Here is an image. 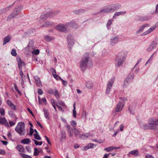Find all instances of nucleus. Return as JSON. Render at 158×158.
<instances>
[{
    "instance_id": "obj_49",
    "label": "nucleus",
    "mask_w": 158,
    "mask_h": 158,
    "mask_svg": "<svg viewBox=\"0 0 158 158\" xmlns=\"http://www.w3.org/2000/svg\"><path fill=\"white\" fill-rule=\"evenodd\" d=\"M110 5V8L111 9V10L112 12H114L115 11V9L114 8V4H110V5Z\"/></svg>"
},
{
    "instance_id": "obj_30",
    "label": "nucleus",
    "mask_w": 158,
    "mask_h": 158,
    "mask_svg": "<svg viewBox=\"0 0 158 158\" xmlns=\"http://www.w3.org/2000/svg\"><path fill=\"white\" fill-rule=\"evenodd\" d=\"M17 148L19 152H24V149L22 145H18L17 146Z\"/></svg>"
},
{
    "instance_id": "obj_13",
    "label": "nucleus",
    "mask_w": 158,
    "mask_h": 158,
    "mask_svg": "<svg viewBox=\"0 0 158 158\" xmlns=\"http://www.w3.org/2000/svg\"><path fill=\"white\" fill-rule=\"evenodd\" d=\"M111 9L109 5L101 9L100 10L99 12H97V13L99 14H100L101 12L106 13L112 12Z\"/></svg>"
},
{
    "instance_id": "obj_24",
    "label": "nucleus",
    "mask_w": 158,
    "mask_h": 158,
    "mask_svg": "<svg viewBox=\"0 0 158 158\" xmlns=\"http://www.w3.org/2000/svg\"><path fill=\"white\" fill-rule=\"evenodd\" d=\"M156 27V26H155L154 27H151L148 31H147L146 32L143 33L142 34V35L143 36V35H146L149 34L151 32H152V31H153L155 28Z\"/></svg>"
},
{
    "instance_id": "obj_20",
    "label": "nucleus",
    "mask_w": 158,
    "mask_h": 158,
    "mask_svg": "<svg viewBox=\"0 0 158 158\" xmlns=\"http://www.w3.org/2000/svg\"><path fill=\"white\" fill-rule=\"evenodd\" d=\"M14 4V3H13L11 6H7L5 8L0 9V15H2L3 14H4L6 11H8L9 10V8L11 6H12V5Z\"/></svg>"
},
{
    "instance_id": "obj_7",
    "label": "nucleus",
    "mask_w": 158,
    "mask_h": 158,
    "mask_svg": "<svg viewBox=\"0 0 158 158\" xmlns=\"http://www.w3.org/2000/svg\"><path fill=\"white\" fill-rule=\"evenodd\" d=\"M55 28L62 32H66L69 31L66 23L65 24H60L55 26Z\"/></svg>"
},
{
    "instance_id": "obj_2",
    "label": "nucleus",
    "mask_w": 158,
    "mask_h": 158,
    "mask_svg": "<svg viewBox=\"0 0 158 158\" xmlns=\"http://www.w3.org/2000/svg\"><path fill=\"white\" fill-rule=\"evenodd\" d=\"M127 56V54L123 52L119 53L115 60V64L116 66L119 67L122 66Z\"/></svg>"
},
{
    "instance_id": "obj_36",
    "label": "nucleus",
    "mask_w": 158,
    "mask_h": 158,
    "mask_svg": "<svg viewBox=\"0 0 158 158\" xmlns=\"http://www.w3.org/2000/svg\"><path fill=\"white\" fill-rule=\"evenodd\" d=\"M114 6V8L115 11L120 8L121 7V5L119 3L113 4Z\"/></svg>"
},
{
    "instance_id": "obj_59",
    "label": "nucleus",
    "mask_w": 158,
    "mask_h": 158,
    "mask_svg": "<svg viewBox=\"0 0 158 158\" xmlns=\"http://www.w3.org/2000/svg\"><path fill=\"white\" fill-rule=\"evenodd\" d=\"M51 102L52 106H53V105H56L55 100L54 99H51Z\"/></svg>"
},
{
    "instance_id": "obj_50",
    "label": "nucleus",
    "mask_w": 158,
    "mask_h": 158,
    "mask_svg": "<svg viewBox=\"0 0 158 158\" xmlns=\"http://www.w3.org/2000/svg\"><path fill=\"white\" fill-rule=\"evenodd\" d=\"M66 127L67 128V130L68 132L73 131L72 128L69 125H67L66 126Z\"/></svg>"
},
{
    "instance_id": "obj_41",
    "label": "nucleus",
    "mask_w": 158,
    "mask_h": 158,
    "mask_svg": "<svg viewBox=\"0 0 158 158\" xmlns=\"http://www.w3.org/2000/svg\"><path fill=\"white\" fill-rule=\"evenodd\" d=\"M88 113L87 112L83 110L82 114V117L83 118H85V119L86 118L87 116L88 115Z\"/></svg>"
},
{
    "instance_id": "obj_58",
    "label": "nucleus",
    "mask_w": 158,
    "mask_h": 158,
    "mask_svg": "<svg viewBox=\"0 0 158 158\" xmlns=\"http://www.w3.org/2000/svg\"><path fill=\"white\" fill-rule=\"evenodd\" d=\"M34 132L33 129L31 127H30V135H33Z\"/></svg>"
},
{
    "instance_id": "obj_22",
    "label": "nucleus",
    "mask_w": 158,
    "mask_h": 158,
    "mask_svg": "<svg viewBox=\"0 0 158 158\" xmlns=\"http://www.w3.org/2000/svg\"><path fill=\"white\" fill-rule=\"evenodd\" d=\"M7 103L9 106H10L12 109L15 110H16L15 105H14L10 100H7Z\"/></svg>"
},
{
    "instance_id": "obj_5",
    "label": "nucleus",
    "mask_w": 158,
    "mask_h": 158,
    "mask_svg": "<svg viewBox=\"0 0 158 158\" xmlns=\"http://www.w3.org/2000/svg\"><path fill=\"white\" fill-rule=\"evenodd\" d=\"M21 5L16 6L13 11V12L10 14L8 17L7 20H9L17 16L22 9Z\"/></svg>"
},
{
    "instance_id": "obj_29",
    "label": "nucleus",
    "mask_w": 158,
    "mask_h": 158,
    "mask_svg": "<svg viewBox=\"0 0 158 158\" xmlns=\"http://www.w3.org/2000/svg\"><path fill=\"white\" fill-rule=\"evenodd\" d=\"M85 86L87 88L90 89L92 88L93 85L91 82L88 81L86 82Z\"/></svg>"
},
{
    "instance_id": "obj_57",
    "label": "nucleus",
    "mask_w": 158,
    "mask_h": 158,
    "mask_svg": "<svg viewBox=\"0 0 158 158\" xmlns=\"http://www.w3.org/2000/svg\"><path fill=\"white\" fill-rule=\"evenodd\" d=\"M62 82V84L65 86H66L67 84V82L66 81H64L62 79L61 80Z\"/></svg>"
},
{
    "instance_id": "obj_10",
    "label": "nucleus",
    "mask_w": 158,
    "mask_h": 158,
    "mask_svg": "<svg viewBox=\"0 0 158 158\" xmlns=\"http://www.w3.org/2000/svg\"><path fill=\"white\" fill-rule=\"evenodd\" d=\"M114 79L115 78L113 77L108 82L107 84V87L106 92V94H108L110 91L112 85L114 83Z\"/></svg>"
},
{
    "instance_id": "obj_48",
    "label": "nucleus",
    "mask_w": 158,
    "mask_h": 158,
    "mask_svg": "<svg viewBox=\"0 0 158 158\" xmlns=\"http://www.w3.org/2000/svg\"><path fill=\"white\" fill-rule=\"evenodd\" d=\"M0 113L1 114L2 116H4L5 115V110L3 108H0Z\"/></svg>"
},
{
    "instance_id": "obj_11",
    "label": "nucleus",
    "mask_w": 158,
    "mask_h": 158,
    "mask_svg": "<svg viewBox=\"0 0 158 158\" xmlns=\"http://www.w3.org/2000/svg\"><path fill=\"white\" fill-rule=\"evenodd\" d=\"M148 48L150 49H158V40L155 39L150 44Z\"/></svg>"
},
{
    "instance_id": "obj_33",
    "label": "nucleus",
    "mask_w": 158,
    "mask_h": 158,
    "mask_svg": "<svg viewBox=\"0 0 158 158\" xmlns=\"http://www.w3.org/2000/svg\"><path fill=\"white\" fill-rule=\"evenodd\" d=\"M44 39L46 41L49 42L53 40L54 38L50 36L46 35Z\"/></svg>"
},
{
    "instance_id": "obj_35",
    "label": "nucleus",
    "mask_w": 158,
    "mask_h": 158,
    "mask_svg": "<svg viewBox=\"0 0 158 158\" xmlns=\"http://www.w3.org/2000/svg\"><path fill=\"white\" fill-rule=\"evenodd\" d=\"M22 143L23 144H28L30 142V141L29 139H25L22 140L21 141Z\"/></svg>"
},
{
    "instance_id": "obj_6",
    "label": "nucleus",
    "mask_w": 158,
    "mask_h": 158,
    "mask_svg": "<svg viewBox=\"0 0 158 158\" xmlns=\"http://www.w3.org/2000/svg\"><path fill=\"white\" fill-rule=\"evenodd\" d=\"M122 100L121 102H119L117 104L114 109V111L116 112H119L121 111L124 106L125 102L127 100L126 98H120Z\"/></svg>"
},
{
    "instance_id": "obj_42",
    "label": "nucleus",
    "mask_w": 158,
    "mask_h": 158,
    "mask_svg": "<svg viewBox=\"0 0 158 158\" xmlns=\"http://www.w3.org/2000/svg\"><path fill=\"white\" fill-rule=\"evenodd\" d=\"M35 138L38 140H41V138L40 137L38 134H34V135Z\"/></svg>"
},
{
    "instance_id": "obj_17",
    "label": "nucleus",
    "mask_w": 158,
    "mask_h": 158,
    "mask_svg": "<svg viewBox=\"0 0 158 158\" xmlns=\"http://www.w3.org/2000/svg\"><path fill=\"white\" fill-rule=\"evenodd\" d=\"M118 36H115V37L111 39L110 40V44L112 46L114 45L118 42Z\"/></svg>"
},
{
    "instance_id": "obj_37",
    "label": "nucleus",
    "mask_w": 158,
    "mask_h": 158,
    "mask_svg": "<svg viewBox=\"0 0 158 158\" xmlns=\"http://www.w3.org/2000/svg\"><path fill=\"white\" fill-rule=\"evenodd\" d=\"M53 94L56 98L58 99L60 98L59 93L58 91L56 89L55 90Z\"/></svg>"
},
{
    "instance_id": "obj_9",
    "label": "nucleus",
    "mask_w": 158,
    "mask_h": 158,
    "mask_svg": "<svg viewBox=\"0 0 158 158\" xmlns=\"http://www.w3.org/2000/svg\"><path fill=\"white\" fill-rule=\"evenodd\" d=\"M67 41L68 44V48H72V47L74 44V42L73 38L71 35L69 34L67 35Z\"/></svg>"
},
{
    "instance_id": "obj_18",
    "label": "nucleus",
    "mask_w": 158,
    "mask_h": 158,
    "mask_svg": "<svg viewBox=\"0 0 158 158\" xmlns=\"http://www.w3.org/2000/svg\"><path fill=\"white\" fill-rule=\"evenodd\" d=\"M27 48L29 49H35L34 47V42L33 40H30Z\"/></svg>"
},
{
    "instance_id": "obj_62",
    "label": "nucleus",
    "mask_w": 158,
    "mask_h": 158,
    "mask_svg": "<svg viewBox=\"0 0 158 158\" xmlns=\"http://www.w3.org/2000/svg\"><path fill=\"white\" fill-rule=\"evenodd\" d=\"M146 158H155L153 156L150 155H147L146 156Z\"/></svg>"
},
{
    "instance_id": "obj_23",
    "label": "nucleus",
    "mask_w": 158,
    "mask_h": 158,
    "mask_svg": "<svg viewBox=\"0 0 158 158\" xmlns=\"http://www.w3.org/2000/svg\"><path fill=\"white\" fill-rule=\"evenodd\" d=\"M54 25V24L53 23L50 22H45L44 23L42 24L41 26L42 27H46L48 26H50Z\"/></svg>"
},
{
    "instance_id": "obj_21",
    "label": "nucleus",
    "mask_w": 158,
    "mask_h": 158,
    "mask_svg": "<svg viewBox=\"0 0 158 158\" xmlns=\"http://www.w3.org/2000/svg\"><path fill=\"white\" fill-rule=\"evenodd\" d=\"M11 39V37L9 35L6 36L3 39V45H4L9 42L10 40Z\"/></svg>"
},
{
    "instance_id": "obj_40",
    "label": "nucleus",
    "mask_w": 158,
    "mask_h": 158,
    "mask_svg": "<svg viewBox=\"0 0 158 158\" xmlns=\"http://www.w3.org/2000/svg\"><path fill=\"white\" fill-rule=\"evenodd\" d=\"M129 153L133 155H138V151L137 150H133L130 151L129 152Z\"/></svg>"
},
{
    "instance_id": "obj_45",
    "label": "nucleus",
    "mask_w": 158,
    "mask_h": 158,
    "mask_svg": "<svg viewBox=\"0 0 158 158\" xmlns=\"http://www.w3.org/2000/svg\"><path fill=\"white\" fill-rule=\"evenodd\" d=\"M34 151V155L35 156H37L38 155L39 153V152L37 148H35Z\"/></svg>"
},
{
    "instance_id": "obj_53",
    "label": "nucleus",
    "mask_w": 158,
    "mask_h": 158,
    "mask_svg": "<svg viewBox=\"0 0 158 158\" xmlns=\"http://www.w3.org/2000/svg\"><path fill=\"white\" fill-rule=\"evenodd\" d=\"M11 53V55L13 56H16L17 55L16 50H12Z\"/></svg>"
},
{
    "instance_id": "obj_55",
    "label": "nucleus",
    "mask_w": 158,
    "mask_h": 158,
    "mask_svg": "<svg viewBox=\"0 0 158 158\" xmlns=\"http://www.w3.org/2000/svg\"><path fill=\"white\" fill-rule=\"evenodd\" d=\"M113 19H110V20H109L107 23V24H106L107 26H110L112 22V21H113Z\"/></svg>"
},
{
    "instance_id": "obj_1",
    "label": "nucleus",
    "mask_w": 158,
    "mask_h": 158,
    "mask_svg": "<svg viewBox=\"0 0 158 158\" xmlns=\"http://www.w3.org/2000/svg\"><path fill=\"white\" fill-rule=\"evenodd\" d=\"M90 60L88 53H86L83 55L81 60L80 64V67L81 71L84 72L86 70L87 64Z\"/></svg>"
},
{
    "instance_id": "obj_28",
    "label": "nucleus",
    "mask_w": 158,
    "mask_h": 158,
    "mask_svg": "<svg viewBox=\"0 0 158 158\" xmlns=\"http://www.w3.org/2000/svg\"><path fill=\"white\" fill-rule=\"evenodd\" d=\"M61 137L60 139V140L61 141H62L64 139H65L66 138V135L65 131H61Z\"/></svg>"
},
{
    "instance_id": "obj_27",
    "label": "nucleus",
    "mask_w": 158,
    "mask_h": 158,
    "mask_svg": "<svg viewBox=\"0 0 158 158\" xmlns=\"http://www.w3.org/2000/svg\"><path fill=\"white\" fill-rule=\"evenodd\" d=\"M119 149V148L114 146H111L109 147L106 148L104 149L105 151H107V152L111 151L114 149Z\"/></svg>"
},
{
    "instance_id": "obj_12",
    "label": "nucleus",
    "mask_w": 158,
    "mask_h": 158,
    "mask_svg": "<svg viewBox=\"0 0 158 158\" xmlns=\"http://www.w3.org/2000/svg\"><path fill=\"white\" fill-rule=\"evenodd\" d=\"M134 77L133 75L131 74H129L124 81V85L126 86H127L128 84L131 82Z\"/></svg>"
},
{
    "instance_id": "obj_52",
    "label": "nucleus",
    "mask_w": 158,
    "mask_h": 158,
    "mask_svg": "<svg viewBox=\"0 0 158 158\" xmlns=\"http://www.w3.org/2000/svg\"><path fill=\"white\" fill-rule=\"evenodd\" d=\"M50 71L52 72V75L53 76V75H55L56 74V72L54 68H52L50 69Z\"/></svg>"
},
{
    "instance_id": "obj_51",
    "label": "nucleus",
    "mask_w": 158,
    "mask_h": 158,
    "mask_svg": "<svg viewBox=\"0 0 158 158\" xmlns=\"http://www.w3.org/2000/svg\"><path fill=\"white\" fill-rule=\"evenodd\" d=\"M155 13L156 15L158 16V4L156 6V9L155 10L152 14Z\"/></svg>"
},
{
    "instance_id": "obj_32",
    "label": "nucleus",
    "mask_w": 158,
    "mask_h": 158,
    "mask_svg": "<svg viewBox=\"0 0 158 158\" xmlns=\"http://www.w3.org/2000/svg\"><path fill=\"white\" fill-rule=\"evenodd\" d=\"M44 112L45 118L47 119H48L49 114L48 110L46 109H44Z\"/></svg>"
},
{
    "instance_id": "obj_26",
    "label": "nucleus",
    "mask_w": 158,
    "mask_h": 158,
    "mask_svg": "<svg viewBox=\"0 0 158 158\" xmlns=\"http://www.w3.org/2000/svg\"><path fill=\"white\" fill-rule=\"evenodd\" d=\"M126 13V12L125 11L115 12L113 17V18H114L120 15L125 14Z\"/></svg>"
},
{
    "instance_id": "obj_8",
    "label": "nucleus",
    "mask_w": 158,
    "mask_h": 158,
    "mask_svg": "<svg viewBox=\"0 0 158 158\" xmlns=\"http://www.w3.org/2000/svg\"><path fill=\"white\" fill-rule=\"evenodd\" d=\"M59 13V12L58 11H52L49 13L42 15L40 16V18L42 19H45L49 17H53L54 15L58 14Z\"/></svg>"
},
{
    "instance_id": "obj_47",
    "label": "nucleus",
    "mask_w": 158,
    "mask_h": 158,
    "mask_svg": "<svg viewBox=\"0 0 158 158\" xmlns=\"http://www.w3.org/2000/svg\"><path fill=\"white\" fill-rule=\"evenodd\" d=\"M53 76L57 80H61L62 79V78L56 74L53 75Z\"/></svg>"
},
{
    "instance_id": "obj_64",
    "label": "nucleus",
    "mask_w": 158,
    "mask_h": 158,
    "mask_svg": "<svg viewBox=\"0 0 158 158\" xmlns=\"http://www.w3.org/2000/svg\"><path fill=\"white\" fill-rule=\"evenodd\" d=\"M110 154V153L108 154H106L105 155H104L103 158H107Z\"/></svg>"
},
{
    "instance_id": "obj_15",
    "label": "nucleus",
    "mask_w": 158,
    "mask_h": 158,
    "mask_svg": "<svg viewBox=\"0 0 158 158\" xmlns=\"http://www.w3.org/2000/svg\"><path fill=\"white\" fill-rule=\"evenodd\" d=\"M0 124L9 127L8 122L5 118L0 116Z\"/></svg>"
},
{
    "instance_id": "obj_63",
    "label": "nucleus",
    "mask_w": 158,
    "mask_h": 158,
    "mask_svg": "<svg viewBox=\"0 0 158 158\" xmlns=\"http://www.w3.org/2000/svg\"><path fill=\"white\" fill-rule=\"evenodd\" d=\"M56 106L58 107V109L60 110L61 111H62V112H63L64 111V110H63L62 108L60 106H59V105H56Z\"/></svg>"
},
{
    "instance_id": "obj_44",
    "label": "nucleus",
    "mask_w": 158,
    "mask_h": 158,
    "mask_svg": "<svg viewBox=\"0 0 158 158\" xmlns=\"http://www.w3.org/2000/svg\"><path fill=\"white\" fill-rule=\"evenodd\" d=\"M149 19H148L147 17L144 16V17H141L139 18V20L140 21H143V20H148Z\"/></svg>"
},
{
    "instance_id": "obj_46",
    "label": "nucleus",
    "mask_w": 158,
    "mask_h": 158,
    "mask_svg": "<svg viewBox=\"0 0 158 158\" xmlns=\"http://www.w3.org/2000/svg\"><path fill=\"white\" fill-rule=\"evenodd\" d=\"M15 88V90L17 91V92L20 95H21V93L20 92L19 90L18 87L16 85V84L15 83H14Z\"/></svg>"
},
{
    "instance_id": "obj_25",
    "label": "nucleus",
    "mask_w": 158,
    "mask_h": 158,
    "mask_svg": "<svg viewBox=\"0 0 158 158\" xmlns=\"http://www.w3.org/2000/svg\"><path fill=\"white\" fill-rule=\"evenodd\" d=\"M85 10L84 9H81L77 10H74L73 11L74 14H80L84 13L85 12Z\"/></svg>"
},
{
    "instance_id": "obj_61",
    "label": "nucleus",
    "mask_w": 158,
    "mask_h": 158,
    "mask_svg": "<svg viewBox=\"0 0 158 158\" xmlns=\"http://www.w3.org/2000/svg\"><path fill=\"white\" fill-rule=\"evenodd\" d=\"M6 154V152L4 151L2 149H0V154L4 155Z\"/></svg>"
},
{
    "instance_id": "obj_16",
    "label": "nucleus",
    "mask_w": 158,
    "mask_h": 158,
    "mask_svg": "<svg viewBox=\"0 0 158 158\" xmlns=\"http://www.w3.org/2000/svg\"><path fill=\"white\" fill-rule=\"evenodd\" d=\"M17 60L19 70H20L22 67L23 66H25V64L20 58L19 57L17 58Z\"/></svg>"
},
{
    "instance_id": "obj_3",
    "label": "nucleus",
    "mask_w": 158,
    "mask_h": 158,
    "mask_svg": "<svg viewBox=\"0 0 158 158\" xmlns=\"http://www.w3.org/2000/svg\"><path fill=\"white\" fill-rule=\"evenodd\" d=\"M149 124H145L143 126V128L146 129H154V128L153 126H156L158 125V120L153 118H150L148 120Z\"/></svg>"
},
{
    "instance_id": "obj_14",
    "label": "nucleus",
    "mask_w": 158,
    "mask_h": 158,
    "mask_svg": "<svg viewBox=\"0 0 158 158\" xmlns=\"http://www.w3.org/2000/svg\"><path fill=\"white\" fill-rule=\"evenodd\" d=\"M67 25L68 28L69 27H70L72 28H77L78 27L77 24L74 21H71L70 22L67 23Z\"/></svg>"
},
{
    "instance_id": "obj_60",
    "label": "nucleus",
    "mask_w": 158,
    "mask_h": 158,
    "mask_svg": "<svg viewBox=\"0 0 158 158\" xmlns=\"http://www.w3.org/2000/svg\"><path fill=\"white\" fill-rule=\"evenodd\" d=\"M9 123L10 126H12L15 124V122L10 121H9Z\"/></svg>"
},
{
    "instance_id": "obj_43",
    "label": "nucleus",
    "mask_w": 158,
    "mask_h": 158,
    "mask_svg": "<svg viewBox=\"0 0 158 158\" xmlns=\"http://www.w3.org/2000/svg\"><path fill=\"white\" fill-rule=\"evenodd\" d=\"M146 27V25H143L142 26H141L140 28V29L137 31V33H139L140 32L143 31V29Z\"/></svg>"
},
{
    "instance_id": "obj_19",
    "label": "nucleus",
    "mask_w": 158,
    "mask_h": 158,
    "mask_svg": "<svg viewBox=\"0 0 158 158\" xmlns=\"http://www.w3.org/2000/svg\"><path fill=\"white\" fill-rule=\"evenodd\" d=\"M34 79L36 83V85L39 86H42V84L40 78L37 76H35L34 77Z\"/></svg>"
},
{
    "instance_id": "obj_4",
    "label": "nucleus",
    "mask_w": 158,
    "mask_h": 158,
    "mask_svg": "<svg viewBox=\"0 0 158 158\" xmlns=\"http://www.w3.org/2000/svg\"><path fill=\"white\" fill-rule=\"evenodd\" d=\"M15 131L20 135H24L25 134V130L24 123L23 122L19 123Z\"/></svg>"
},
{
    "instance_id": "obj_31",
    "label": "nucleus",
    "mask_w": 158,
    "mask_h": 158,
    "mask_svg": "<svg viewBox=\"0 0 158 158\" xmlns=\"http://www.w3.org/2000/svg\"><path fill=\"white\" fill-rule=\"evenodd\" d=\"M89 135V133L82 134V135H80L79 137L82 139H85L87 138Z\"/></svg>"
},
{
    "instance_id": "obj_34",
    "label": "nucleus",
    "mask_w": 158,
    "mask_h": 158,
    "mask_svg": "<svg viewBox=\"0 0 158 158\" xmlns=\"http://www.w3.org/2000/svg\"><path fill=\"white\" fill-rule=\"evenodd\" d=\"M73 115L74 117L76 118V107H75V102H74L73 106Z\"/></svg>"
},
{
    "instance_id": "obj_38",
    "label": "nucleus",
    "mask_w": 158,
    "mask_h": 158,
    "mask_svg": "<svg viewBox=\"0 0 158 158\" xmlns=\"http://www.w3.org/2000/svg\"><path fill=\"white\" fill-rule=\"evenodd\" d=\"M73 131L74 133V134L76 136H80V135H81L80 134V132L78 130H77L75 128Z\"/></svg>"
},
{
    "instance_id": "obj_56",
    "label": "nucleus",
    "mask_w": 158,
    "mask_h": 158,
    "mask_svg": "<svg viewBox=\"0 0 158 158\" xmlns=\"http://www.w3.org/2000/svg\"><path fill=\"white\" fill-rule=\"evenodd\" d=\"M38 93L39 95H41L43 94V91L41 89H38Z\"/></svg>"
},
{
    "instance_id": "obj_39",
    "label": "nucleus",
    "mask_w": 158,
    "mask_h": 158,
    "mask_svg": "<svg viewBox=\"0 0 158 158\" xmlns=\"http://www.w3.org/2000/svg\"><path fill=\"white\" fill-rule=\"evenodd\" d=\"M19 155L23 158H32L31 156L24 154L20 153L19 154Z\"/></svg>"
},
{
    "instance_id": "obj_54",
    "label": "nucleus",
    "mask_w": 158,
    "mask_h": 158,
    "mask_svg": "<svg viewBox=\"0 0 158 158\" xmlns=\"http://www.w3.org/2000/svg\"><path fill=\"white\" fill-rule=\"evenodd\" d=\"M40 52L39 50H34L32 52L33 54H35L36 55H38Z\"/></svg>"
}]
</instances>
